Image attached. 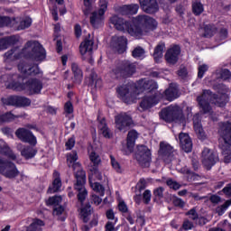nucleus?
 I'll list each match as a JSON object with an SVG mask.
<instances>
[{"label": "nucleus", "instance_id": "obj_29", "mask_svg": "<svg viewBox=\"0 0 231 231\" xmlns=\"http://www.w3.org/2000/svg\"><path fill=\"white\" fill-rule=\"evenodd\" d=\"M180 149L184 152H190L192 151V140L187 134L180 133L179 135Z\"/></svg>", "mask_w": 231, "mask_h": 231}, {"label": "nucleus", "instance_id": "obj_54", "mask_svg": "<svg viewBox=\"0 0 231 231\" xmlns=\"http://www.w3.org/2000/svg\"><path fill=\"white\" fill-rule=\"evenodd\" d=\"M173 205L175 207H180V208H183L185 207V201L180 198H174L173 199Z\"/></svg>", "mask_w": 231, "mask_h": 231}, {"label": "nucleus", "instance_id": "obj_30", "mask_svg": "<svg viewBox=\"0 0 231 231\" xmlns=\"http://www.w3.org/2000/svg\"><path fill=\"white\" fill-rule=\"evenodd\" d=\"M138 88L151 93L153 89H158V84L152 79H144L138 81Z\"/></svg>", "mask_w": 231, "mask_h": 231}, {"label": "nucleus", "instance_id": "obj_63", "mask_svg": "<svg viewBox=\"0 0 231 231\" xmlns=\"http://www.w3.org/2000/svg\"><path fill=\"white\" fill-rule=\"evenodd\" d=\"M75 35L76 37H80L82 35V29L80 28V25L76 24L74 28Z\"/></svg>", "mask_w": 231, "mask_h": 231}, {"label": "nucleus", "instance_id": "obj_45", "mask_svg": "<svg viewBox=\"0 0 231 231\" xmlns=\"http://www.w3.org/2000/svg\"><path fill=\"white\" fill-rule=\"evenodd\" d=\"M192 10H193V14L195 15H201V14H203L205 8L203 7V4H201V2L195 1L192 4Z\"/></svg>", "mask_w": 231, "mask_h": 231}, {"label": "nucleus", "instance_id": "obj_24", "mask_svg": "<svg viewBox=\"0 0 231 231\" xmlns=\"http://www.w3.org/2000/svg\"><path fill=\"white\" fill-rule=\"evenodd\" d=\"M180 53H181L180 46L174 45L166 51L165 60L168 62V64H176V62H178Z\"/></svg>", "mask_w": 231, "mask_h": 231}, {"label": "nucleus", "instance_id": "obj_12", "mask_svg": "<svg viewBox=\"0 0 231 231\" xmlns=\"http://www.w3.org/2000/svg\"><path fill=\"white\" fill-rule=\"evenodd\" d=\"M0 174L9 180H14V178L19 176V170L12 162L0 157Z\"/></svg>", "mask_w": 231, "mask_h": 231}, {"label": "nucleus", "instance_id": "obj_53", "mask_svg": "<svg viewBox=\"0 0 231 231\" xmlns=\"http://www.w3.org/2000/svg\"><path fill=\"white\" fill-rule=\"evenodd\" d=\"M64 111L67 115H71L73 113V104L68 101L64 106Z\"/></svg>", "mask_w": 231, "mask_h": 231}, {"label": "nucleus", "instance_id": "obj_26", "mask_svg": "<svg viewBox=\"0 0 231 231\" xmlns=\"http://www.w3.org/2000/svg\"><path fill=\"white\" fill-rule=\"evenodd\" d=\"M136 138H138L137 131L132 130L128 133L126 147L123 148V152L125 154H131V152H133Z\"/></svg>", "mask_w": 231, "mask_h": 231}, {"label": "nucleus", "instance_id": "obj_35", "mask_svg": "<svg viewBox=\"0 0 231 231\" xmlns=\"http://www.w3.org/2000/svg\"><path fill=\"white\" fill-rule=\"evenodd\" d=\"M139 8L140 7L136 4L130 5H123L120 8V14L122 15H134V14H138Z\"/></svg>", "mask_w": 231, "mask_h": 231}, {"label": "nucleus", "instance_id": "obj_21", "mask_svg": "<svg viewBox=\"0 0 231 231\" xmlns=\"http://www.w3.org/2000/svg\"><path fill=\"white\" fill-rule=\"evenodd\" d=\"M201 162L206 169H212L213 165H216V162H217V155L210 149L205 148L202 152Z\"/></svg>", "mask_w": 231, "mask_h": 231}, {"label": "nucleus", "instance_id": "obj_13", "mask_svg": "<svg viewBox=\"0 0 231 231\" xmlns=\"http://www.w3.org/2000/svg\"><path fill=\"white\" fill-rule=\"evenodd\" d=\"M134 88L131 85H122L117 88V96L121 100H124L125 104H133L136 102V93L134 92Z\"/></svg>", "mask_w": 231, "mask_h": 231}, {"label": "nucleus", "instance_id": "obj_52", "mask_svg": "<svg viewBox=\"0 0 231 231\" xmlns=\"http://www.w3.org/2000/svg\"><path fill=\"white\" fill-rule=\"evenodd\" d=\"M167 185L170 187V189H173V190H178V189L180 187V183L171 179L167 180Z\"/></svg>", "mask_w": 231, "mask_h": 231}, {"label": "nucleus", "instance_id": "obj_2", "mask_svg": "<svg viewBox=\"0 0 231 231\" xmlns=\"http://www.w3.org/2000/svg\"><path fill=\"white\" fill-rule=\"evenodd\" d=\"M21 57H26L27 59H32L36 62H42L46 59V50L38 42H28L25 47L22 50L19 48H14L8 51L4 56V61L5 64H10Z\"/></svg>", "mask_w": 231, "mask_h": 231}, {"label": "nucleus", "instance_id": "obj_17", "mask_svg": "<svg viewBox=\"0 0 231 231\" xmlns=\"http://www.w3.org/2000/svg\"><path fill=\"white\" fill-rule=\"evenodd\" d=\"M176 155V152H174V148L171 146V144L162 142L160 143L159 156L163 162L166 163H170L174 160V156Z\"/></svg>", "mask_w": 231, "mask_h": 231}, {"label": "nucleus", "instance_id": "obj_60", "mask_svg": "<svg viewBox=\"0 0 231 231\" xmlns=\"http://www.w3.org/2000/svg\"><path fill=\"white\" fill-rule=\"evenodd\" d=\"M153 194L156 196V198H163V188L160 187L155 189Z\"/></svg>", "mask_w": 231, "mask_h": 231}, {"label": "nucleus", "instance_id": "obj_34", "mask_svg": "<svg viewBox=\"0 0 231 231\" xmlns=\"http://www.w3.org/2000/svg\"><path fill=\"white\" fill-rule=\"evenodd\" d=\"M97 120L99 122L98 129L100 134H102L105 138H111L112 134L111 131H109V128H107V125H106V119L104 117H97Z\"/></svg>", "mask_w": 231, "mask_h": 231}, {"label": "nucleus", "instance_id": "obj_25", "mask_svg": "<svg viewBox=\"0 0 231 231\" xmlns=\"http://www.w3.org/2000/svg\"><path fill=\"white\" fill-rule=\"evenodd\" d=\"M16 149L21 152V155L23 156L25 160H31V158H34L35 154H37V149L23 143H17Z\"/></svg>", "mask_w": 231, "mask_h": 231}, {"label": "nucleus", "instance_id": "obj_5", "mask_svg": "<svg viewBox=\"0 0 231 231\" xmlns=\"http://www.w3.org/2000/svg\"><path fill=\"white\" fill-rule=\"evenodd\" d=\"M179 97L178 85L171 84L169 88L164 91L163 95L151 96V94H148L145 96L140 103L139 111H147V109H151L152 106H156V104L160 102V98H166L169 102H172V100H176Z\"/></svg>", "mask_w": 231, "mask_h": 231}, {"label": "nucleus", "instance_id": "obj_27", "mask_svg": "<svg viewBox=\"0 0 231 231\" xmlns=\"http://www.w3.org/2000/svg\"><path fill=\"white\" fill-rule=\"evenodd\" d=\"M60 203H62V197L60 196H55L51 197L46 204L47 205H53L55 208L53 209V216H61L62 212H64V208L62 206H60Z\"/></svg>", "mask_w": 231, "mask_h": 231}, {"label": "nucleus", "instance_id": "obj_33", "mask_svg": "<svg viewBox=\"0 0 231 231\" xmlns=\"http://www.w3.org/2000/svg\"><path fill=\"white\" fill-rule=\"evenodd\" d=\"M19 41V37L17 36H11V37H5L0 40V51H3V50L8 49L9 46H12V44H15Z\"/></svg>", "mask_w": 231, "mask_h": 231}, {"label": "nucleus", "instance_id": "obj_50", "mask_svg": "<svg viewBox=\"0 0 231 231\" xmlns=\"http://www.w3.org/2000/svg\"><path fill=\"white\" fill-rule=\"evenodd\" d=\"M194 225H198V223L185 219L182 225V228L184 230H192V228H194Z\"/></svg>", "mask_w": 231, "mask_h": 231}, {"label": "nucleus", "instance_id": "obj_43", "mask_svg": "<svg viewBox=\"0 0 231 231\" xmlns=\"http://www.w3.org/2000/svg\"><path fill=\"white\" fill-rule=\"evenodd\" d=\"M42 226H44V222L39 218H35L27 227L26 231H42Z\"/></svg>", "mask_w": 231, "mask_h": 231}, {"label": "nucleus", "instance_id": "obj_20", "mask_svg": "<svg viewBox=\"0 0 231 231\" xmlns=\"http://www.w3.org/2000/svg\"><path fill=\"white\" fill-rule=\"evenodd\" d=\"M18 70L22 74V77H35V75H41V69L37 65H29L26 62H21L18 65Z\"/></svg>", "mask_w": 231, "mask_h": 231}, {"label": "nucleus", "instance_id": "obj_18", "mask_svg": "<svg viewBox=\"0 0 231 231\" xmlns=\"http://www.w3.org/2000/svg\"><path fill=\"white\" fill-rule=\"evenodd\" d=\"M5 106H15L16 107H26L32 104V101L28 97L11 96L7 98H2Z\"/></svg>", "mask_w": 231, "mask_h": 231}, {"label": "nucleus", "instance_id": "obj_19", "mask_svg": "<svg viewBox=\"0 0 231 231\" xmlns=\"http://www.w3.org/2000/svg\"><path fill=\"white\" fill-rule=\"evenodd\" d=\"M15 134L19 140L22 142H24L25 143H29L30 145H32V147H35L37 145V137L33 135V133L32 131L25 129V128H20L16 130Z\"/></svg>", "mask_w": 231, "mask_h": 231}, {"label": "nucleus", "instance_id": "obj_51", "mask_svg": "<svg viewBox=\"0 0 231 231\" xmlns=\"http://www.w3.org/2000/svg\"><path fill=\"white\" fill-rule=\"evenodd\" d=\"M110 159H111V165L113 169H115L116 172H122V167L120 166V163L118 162V161L115 160V157L113 156H110Z\"/></svg>", "mask_w": 231, "mask_h": 231}, {"label": "nucleus", "instance_id": "obj_38", "mask_svg": "<svg viewBox=\"0 0 231 231\" xmlns=\"http://www.w3.org/2000/svg\"><path fill=\"white\" fill-rule=\"evenodd\" d=\"M88 151L89 160L91 163H93L92 167H98L102 162V160L100 159V155L95 152V150H93V146H88Z\"/></svg>", "mask_w": 231, "mask_h": 231}, {"label": "nucleus", "instance_id": "obj_28", "mask_svg": "<svg viewBox=\"0 0 231 231\" xmlns=\"http://www.w3.org/2000/svg\"><path fill=\"white\" fill-rule=\"evenodd\" d=\"M141 7L146 14H156L158 3L156 0H139Z\"/></svg>", "mask_w": 231, "mask_h": 231}, {"label": "nucleus", "instance_id": "obj_56", "mask_svg": "<svg viewBox=\"0 0 231 231\" xmlns=\"http://www.w3.org/2000/svg\"><path fill=\"white\" fill-rule=\"evenodd\" d=\"M151 197H152L151 190L146 189L143 194V199L144 203L146 204L149 203L151 201Z\"/></svg>", "mask_w": 231, "mask_h": 231}, {"label": "nucleus", "instance_id": "obj_57", "mask_svg": "<svg viewBox=\"0 0 231 231\" xmlns=\"http://www.w3.org/2000/svg\"><path fill=\"white\" fill-rule=\"evenodd\" d=\"M218 37H219V41H225V39L228 37V32L226 31V29L220 30L218 33Z\"/></svg>", "mask_w": 231, "mask_h": 231}, {"label": "nucleus", "instance_id": "obj_14", "mask_svg": "<svg viewBox=\"0 0 231 231\" xmlns=\"http://www.w3.org/2000/svg\"><path fill=\"white\" fill-rule=\"evenodd\" d=\"M99 10L92 13L90 16V23L93 28H100L104 25V14L107 10V2L106 0H100Z\"/></svg>", "mask_w": 231, "mask_h": 231}, {"label": "nucleus", "instance_id": "obj_47", "mask_svg": "<svg viewBox=\"0 0 231 231\" xmlns=\"http://www.w3.org/2000/svg\"><path fill=\"white\" fill-rule=\"evenodd\" d=\"M216 33V27L213 25H206L204 27V37H212Z\"/></svg>", "mask_w": 231, "mask_h": 231}, {"label": "nucleus", "instance_id": "obj_1", "mask_svg": "<svg viewBox=\"0 0 231 231\" xmlns=\"http://www.w3.org/2000/svg\"><path fill=\"white\" fill-rule=\"evenodd\" d=\"M110 23L119 32L124 33H129L132 37L135 39H142L143 35L156 30L158 27V22L153 18L147 15H138L133 21V23L114 15L110 18Z\"/></svg>", "mask_w": 231, "mask_h": 231}, {"label": "nucleus", "instance_id": "obj_32", "mask_svg": "<svg viewBox=\"0 0 231 231\" xmlns=\"http://www.w3.org/2000/svg\"><path fill=\"white\" fill-rule=\"evenodd\" d=\"M0 154L7 156V158H10V160H13L14 162L17 160V155L14 153L12 149L8 147V144L4 140H0Z\"/></svg>", "mask_w": 231, "mask_h": 231}, {"label": "nucleus", "instance_id": "obj_39", "mask_svg": "<svg viewBox=\"0 0 231 231\" xmlns=\"http://www.w3.org/2000/svg\"><path fill=\"white\" fill-rule=\"evenodd\" d=\"M186 216H189V219H191V222L197 223L199 222V225H205L207 222L205 221L204 217H198V212H196L195 208L190 209L186 213Z\"/></svg>", "mask_w": 231, "mask_h": 231}, {"label": "nucleus", "instance_id": "obj_58", "mask_svg": "<svg viewBox=\"0 0 231 231\" xmlns=\"http://www.w3.org/2000/svg\"><path fill=\"white\" fill-rule=\"evenodd\" d=\"M66 147L69 151H71L72 147H75V138L71 137L66 142Z\"/></svg>", "mask_w": 231, "mask_h": 231}, {"label": "nucleus", "instance_id": "obj_46", "mask_svg": "<svg viewBox=\"0 0 231 231\" xmlns=\"http://www.w3.org/2000/svg\"><path fill=\"white\" fill-rule=\"evenodd\" d=\"M231 205V200L226 201L223 205L217 208L216 211L218 214V216H223L225 212L228 209V207Z\"/></svg>", "mask_w": 231, "mask_h": 231}, {"label": "nucleus", "instance_id": "obj_8", "mask_svg": "<svg viewBox=\"0 0 231 231\" xmlns=\"http://www.w3.org/2000/svg\"><path fill=\"white\" fill-rule=\"evenodd\" d=\"M160 116L165 122H179V124H183V122H185L183 110H181L178 105H171L166 108H163L160 114Z\"/></svg>", "mask_w": 231, "mask_h": 231}, {"label": "nucleus", "instance_id": "obj_40", "mask_svg": "<svg viewBox=\"0 0 231 231\" xmlns=\"http://www.w3.org/2000/svg\"><path fill=\"white\" fill-rule=\"evenodd\" d=\"M163 51H165V43L160 42L154 49L153 59L155 62H160V59L163 57Z\"/></svg>", "mask_w": 231, "mask_h": 231}, {"label": "nucleus", "instance_id": "obj_23", "mask_svg": "<svg viewBox=\"0 0 231 231\" xmlns=\"http://www.w3.org/2000/svg\"><path fill=\"white\" fill-rule=\"evenodd\" d=\"M93 40H85L79 45V52L82 55L85 60L91 58V54L93 53V50L95 47L93 46Z\"/></svg>", "mask_w": 231, "mask_h": 231}, {"label": "nucleus", "instance_id": "obj_59", "mask_svg": "<svg viewBox=\"0 0 231 231\" xmlns=\"http://www.w3.org/2000/svg\"><path fill=\"white\" fill-rule=\"evenodd\" d=\"M211 203H214L215 205H217L218 203H222L223 200L221 199V197L217 195H213L210 197Z\"/></svg>", "mask_w": 231, "mask_h": 231}, {"label": "nucleus", "instance_id": "obj_6", "mask_svg": "<svg viewBox=\"0 0 231 231\" xmlns=\"http://www.w3.org/2000/svg\"><path fill=\"white\" fill-rule=\"evenodd\" d=\"M219 147L224 155L225 163H230L231 160V122L221 123L218 130Z\"/></svg>", "mask_w": 231, "mask_h": 231}, {"label": "nucleus", "instance_id": "obj_10", "mask_svg": "<svg viewBox=\"0 0 231 231\" xmlns=\"http://www.w3.org/2000/svg\"><path fill=\"white\" fill-rule=\"evenodd\" d=\"M135 71L136 64L125 60L112 70L111 75L114 79H118V77L127 78L134 75Z\"/></svg>", "mask_w": 231, "mask_h": 231}, {"label": "nucleus", "instance_id": "obj_55", "mask_svg": "<svg viewBox=\"0 0 231 231\" xmlns=\"http://www.w3.org/2000/svg\"><path fill=\"white\" fill-rule=\"evenodd\" d=\"M116 221H118V219H115V223L109 221L106 223V230L105 231H116V229L115 228V225H116Z\"/></svg>", "mask_w": 231, "mask_h": 231}, {"label": "nucleus", "instance_id": "obj_62", "mask_svg": "<svg viewBox=\"0 0 231 231\" xmlns=\"http://www.w3.org/2000/svg\"><path fill=\"white\" fill-rule=\"evenodd\" d=\"M92 202L94 203V205L98 206L100 205V203H102V199L97 195H92Z\"/></svg>", "mask_w": 231, "mask_h": 231}, {"label": "nucleus", "instance_id": "obj_22", "mask_svg": "<svg viewBox=\"0 0 231 231\" xmlns=\"http://www.w3.org/2000/svg\"><path fill=\"white\" fill-rule=\"evenodd\" d=\"M111 46L118 53H124L127 50V38L124 36H114Z\"/></svg>", "mask_w": 231, "mask_h": 231}, {"label": "nucleus", "instance_id": "obj_36", "mask_svg": "<svg viewBox=\"0 0 231 231\" xmlns=\"http://www.w3.org/2000/svg\"><path fill=\"white\" fill-rule=\"evenodd\" d=\"M199 115H196L193 117V127L195 132L197 133L199 138L200 140H205V132L203 131V127L201 126V123H199Z\"/></svg>", "mask_w": 231, "mask_h": 231}, {"label": "nucleus", "instance_id": "obj_41", "mask_svg": "<svg viewBox=\"0 0 231 231\" xmlns=\"http://www.w3.org/2000/svg\"><path fill=\"white\" fill-rule=\"evenodd\" d=\"M72 73L74 75V82L80 84L82 82V70L79 68L77 63H72L71 65Z\"/></svg>", "mask_w": 231, "mask_h": 231}, {"label": "nucleus", "instance_id": "obj_49", "mask_svg": "<svg viewBox=\"0 0 231 231\" xmlns=\"http://www.w3.org/2000/svg\"><path fill=\"white\" fill-rule=\"evenodd\" d=\"M208 70V66L207 64H199V72H198L199 79H203L205 72Z\"/></svg>", "mask_w": 231, "mask_h": 231}, {"label": "nucleus", "instance_id": "obj_7", "mask_svg": "<svg viewBox=\"0 0 231 231\" xmlns=\"http://www.w3.org/2000/svg\"><path fill=\"white\" fill-rule=\"evenodd\" d=\"M16 76L10 77L5 81V86L8 89H14V91H27L30 95H35L41 93L42 90V82L37 79H31L25 85L14 81V78Z\"/></svg>", "mask_w": 231, "mask_h": 231}, {"label": "nucleus", "instance_id": "obj_42", "mask_svg": "<svg viewBox=\"0 0 231 231\" xmlns=\"http://www.w3.org/2000/svg\"><path fill=\"white\" fill-rule=\"evenodd\" d=\"M91 205L87 204L83 206L80 209L79 215L80 217L83 219L84 223H88L89 221V217L91 216Z\"/></svg>", "mask_w": 231, "mask_h": 231}, {"label": "nucleus", "instance_id": "obj_3", "mask_svg": "<svg viewBox=\"0 0 231 231\" xmlns=\"http://www.w3.org/2000/svg\"><path fill=\"white\" fill-rule=\"evenodd\" d=\"M228 88L223 85H219L217 95H213L210 90H204L202 95L197 97V101L200 107L201 113L212 116V107L209 102L215 104L218 107H225L228 102Z\"/></svg>", "mask_w": 231, "mask_h": 231}, {"label": "nucleus", "instance_id": "obj_61", "mask_svg": "<svg viewBox=\"0 0 231 231\" xmlns=\"http://www.w3.org/2000/svg\"><path fill=\"white\" fill-rule=\"evenodd\" d=\"M118 209L120 210V212H127V205H125V202H124V200L119 201Z\"/></svg>", "mask_w": 231, "mask_h": 231}, {"label": "nucleus", "instance_id": "obj_4", "mask_svg": "<svg viewBox=\"0 0 231 231\" xmlns=\"http://www.w3.org/2000/svg\"><path fill=\"white\" fill-rule=\"evenodd\" d=\"M79 160V155L77 152H70L67 155V163L69 167H73L75 178L77 182L75 184V189L78 190L79 201L83 203V201L88 198V189H86V171L82 169V165L79 162H76Z\"/></svg>", "mask_w": 231, "mask_h": 231}, {"label": "nucleus", "instance_id": "obj_9", "mask_svg": "<svg viewBox=\"0 0 231 231\" xmlns=\"http://www.w3.org/2000/svg\"><path fill=\"white\" fill-rule=\"evenodd\" d=\"M0 26H14L19 30H26L32 26V18L25 16L11 20L10 17L0 16Z\"/></svg>", "mask_w": 231, "mask_h": 231}, {"label": "nucleus", "instance_id": "obj_48", "mask_svg": "<svg viewBox=\"0 0 231 231\" xmlns=\"http://www.w3.org/2000/svg\"><path fill=\"white\" fill-rule=\"evenodd\" d=\"M12 120H15V116L12 113H6L0 116V124H4V122H12Z\"/></svg>", "mask_w": 231, "mask_h": 231}, {"label": "nucleus", "instance_id": "obj_15", "mask_svg": "<svg viewBox=\"0 0 231 231\" xmlns=\"http://www.w3.org/2000/svg\"><path fill=\"white\" fill-rule=\"evenodd\" d=\"M135 158L142 167H149L151 165V150L145 145H139Z\"/></svg>", "mask_w": 231, "mask_h": 231}, {"label": "nucleus", "instance_id": "obj_37", "mask_svg": "<svg viewBox=\"0 0 231 231\" xmlns=\"http://www.w3.org/2000/svg\"><path fill=\"white\" fill-rule=\"evenodd\" d=\"M231 73L230 70L226 69H218L212 75L211 80H228L230 79Z\"/></svg>", "mask_w": 231, "mask_h": 231}, {"label": "nucleus", "instance_id": "obj_31", "mask_svg": "<svg viewBox=\"0 0 231 231\" xmlns=\"http://www.w3.org/2000/svg\"><path fill=\"white\" fill-rule=\"evenodd\" d=\"M62 187V180H60V174L58 171L53 172L52 185L49 188L48 192L53 194V192H59Z\"/></svg>", "mask_w": 231, "mask_h": 231}, {"label": "nucleus", "instance_id": "obj_11", "mask_svg": "<svg viewBox=\"0 0 231 231\" xmlns=\"http://www.w3.org/2000/svg\"><path fill=\"white\" fill-rule=\"evenodd\" d=\"M88 180L91 189L97 192L100 196H104L106 189H104V186L97 181H100L102 180V172H100V170H98V167H92L90 169L89 174H88Z\"/></svg>", "mask_w": 231, "mask_h": 231}, {"label": "nucleus", "instance_id": "obj_64", "mask_svg": "<svg viewBox=\"0 0 231 231\" xmlns=\"http://www.w3.org/2000/svg\"><path fill=\"white\" fill-rule=\"evenodd\" d=\"M223 192H224V194H226V196H231V186L230 185L226 186L223 189Z\"/></svg>", "mask_w": 231, "mask_h": 231}, {"label": "nucleus", "instance_id": "obj_16", "mask_svg": "<svg viewBox=\"0 0 231 231\" xmlns=\"http://www.w3.org/2000/svg\"><path fill=\"white\" fill-rule=\"evenodd\" d=\"M116 129L125 133L133 125V118L125 113H121L115 116Z\"/></svg>", "mask_w": 231, "mask_h": 231}, {"label": "nucleus", "instance_id": "obj_44", "mask_svg": "<svg viewBox=\"0 0 231 231\" xmlns=\"http://www.w3.org/2000/svg\"><path fill=\"white\" fill-rule=\"evenodd\" d=\"M134 59H145V50L140 46H137L132 51Z\"/></svg>", "mask_w": 231, "mask_h": 231}]
</instances>
